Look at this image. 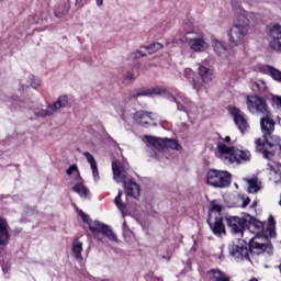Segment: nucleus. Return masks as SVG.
Listing matches in <instances>:
<instances>
[{
    "label": "nucleus",
    "mask_w": 281,
    "mask_h": 281,
    "mask_svg": "<svg viewBox=\"0 0 281 281\" xmlns=\"http://www.w3.org/2000/svg\"><path fill=\"white\" fill-rule=\"evenodd\" d=\"M247 109L250 113L263 115L260 119L262 138L255 140L257 153H261L265 159L281 157V138L273 136L276 121L271 119V111H269L267 102L258 95H251L247 98Z\"/></svg>",
    "instance_id": "nucleus-1"
},
{
    "label": "nucleus",
    "mask_w": 281,
    "mask_h": 281,
    "mask_svg": "<svg viewBox=\"0 0 281 281\" xmlns=\"http://www.w3.org/2000/svg\"><path fill=\"white\" fill-rule=\"evenodd\" d=\"M153 95H162L165 100L173 102L177 106V111L180 113H186L190 119L192 115H199V106L190 98H188L183 92H169L166 87L156 86L148 89H137L130 92V99L142 98V97H153Z\"/></svg>",
    "instance_id": "nucleus-2"
},
{
    "label": "nucleus",
    "mask_w": 281,
    "mask_h": 281,
    "mask_svg": "<svg viewBox=\"0 0 281 281\" xmlns=\"http://www.w3.org/2000/svg\"><path fill=\"white\" fill-rule=\"evenodd\" d=\"M233 9L236 19L227 31L228 45L229 47H240L249 34V23H258L260 15L245 11L240 5H233Z\"/></svg>",
    "instance_id": "nucleus-3"
},
{
    "label": "nucleus",
    "mask_w": 281,
    "mask_h": 281,
    "mask_svg": "<svg viewBox=\"0 0 281 281\" xmlns=\"http://www.w3.org/2000/svg\"><path fill=\"white\" fill-rule=\"evenodd\" d=\"M216 156L224 161V164H247L251 161V151L245 147H229L225 143L217 144Z\"/></svg>",
    "instance_id": "nucleus-4"
},
{
    "label": "nucleus",
    "mask_w": 281,
    "mask_h": 281,
    "mask_svg": "<svg viewBox=\"0 0 281 281\" xmlns=\"http://www.w3.org/2000/svg\"><path fill=\"white\" fill-rule=\"evenodd\" d=\"M112 172H113V179L114 181H116V183H124L125 194L127 196H134V199H137V196L139 195V186L133 182V180H130L126 182V179H130L128 165L122 164L119 160H113Z\"/></svg>",
    "instance_id": "nucleus-5"
},
{
    "label": "nucleus",
    "mask_w": 281,
    "mask_h": 281,
    "mask_svg": "<svg viewBox=\"0 0 281 281\" xmlns=\"http://www.w3.org/2000/svg\"><path fill=\"white\" fill-rule=\"evenodd\" d=\"M79 216L82 218L83 223H88L89 229L95 240H99L100 243H106V238L111 240V243H117V235L113 233V229H111V226L95 220L93 222H89V215H87L85 212L79 211Z\"/></svg>",
    "instance_id": "nucleus-6"
},
{
    "label": "nucleus",
    "mask_w": 281,
    "mask_h": 281,
    "mask_svg": "<svg viewBox=\"0 0 281 281\" xmlns=\"http://www.w3.org/2000/svg\"><path fill=\"white\" fill-rule=\"evenodd\" d=\"M247 227L248 228H246L245 234H254V236L249 239L250 249H257L259 251L271 250V246L265 243L266 238L262 236V233L265 232V223L252 220L247 222Z\"/></svg>",
    "instance_id": "nucleus-7"
},
{
    "label": "nucleus",
    "mask_w": 281,
    "mask_h": 281,
    "mask_svg": "<svg viewBox=\"0 0 281 281\" xmlns=\"http://www.w3.org/2000/svg\"><path fill=\"white\" fill-rule=\"evenodd\" d=\"M228 251L229 255L235 258V260H247L248 262H251V257L255 254H262V251L266 250H258V249H251L248 241L247 247V239H238L237 243H232L228 245Z\"/></svg>",
    "instance_id": "nucleus-8"
},
{
    "label": "nucleus",
    "mask_w": 281,
    "mask_h": 281,
    "mask_svg": "<svg viewBox=\"0 0 281 281\" xmlns=\"http://www.w3.org/2000/svg\"><path fill=\"white\" fill-rule=\"evenodd\" d=\"M198 75L201 81L193 80V89L196 90V93H202V91H207V87L211 82H214V68L207 64V60H204L202 64L198 65Z\"/></svg>",
    "instance_id": "nucleus-9"
},
{
    "label": "nucleus",
    "mask_w": 281,
    "mask_h": 281,
    "mask_svg": "<svg viewBox=\"0 0 281 281\" xmlns=\"http://www.w3.org/2000/svg\"><path fill=\"white\" fill-rule=\"evenodd\" d=\"M221 212H223V206H221L218 201H212L210 205V216L214 218V222H209V225L215 236L225 234V224H223Z\"/></svg>",
    "instance_id": "nucleus-10"
},
{
    "label": "nucleus",
    "mask_w": 281,
    "mask_h": 281,
    "mask_svg": "<svg viewBox=\"0 0 281 281\" xmlns=\"http://www.w3.org/2000/svg\"><path fill=\"white\" fill-rule=\"evenodd\" d=\"M207 186L212 188H229L232 183V173L228 171L210 169L206 175Z\"/></svg>",
    "instance_id": "nucleus-11"
},
{
    "label": "nucleus",
    "mask_w": 281,
    "mask_h": 281,
    "mask_svg": "<svg viewBox=\"0 0 281 281\" xmlns=\"http://www.w3.org/2000/svg\"><path fill=\"white\" fill-rule=\"evenodd\" d=\"M69 104V98L67 95H60L54 103L48 104L46 109L35 111L37 117H49L54 115L60 109L67 108Z\"/></svg>",
    "instance_id": "nucleus-12"
},
{
    "label": "nucleus",
    "mask_w": 281,
    "mask_h": 281,
    "mask_svg": "<svg viewBox=\"0 0 281 281\" xmlns=\"http://www.w3.org/2000/svg\"><path fill=\"white\" fill-rule=\"evenodd\" d=\"M145 142L151 148H156V150H164L165 148H171V150H177V148H179V142H177V139L145 136Z\"/></svg>",
    "instance_id": "nucleus-13"
},
{
    "label": "nucleus",
    "mask_w": 281,
    "mask_h": 281,
    "mask_svg": "<svg viewBox=\"0 0 281 281\" xmlns=\"http://www.w3.org/2000/svg\"><path fill=\"white\" fill-rule=\"evenodd\" d=\"M226 225L234 236L243 237L247 229V221L245 217L228 216L226 217Z\"/></svg>",
    "instance_id": "nucleus-14"
},
{
    "label": "nucleus",
    "mask_w": 281,
    "mask_h": 281,
    "mask_svg": "<svg viewBox=\"0 0 281 281\" xmlns=\"http://www.w3.org/2000/svg\"><path fill=\"white\" fill-rule=\"evenodd\" d=\"M228 111L240 133H247V131H249V122H247V115H245V113L236 106H228Z\"/></svg>",
    "instance_id": "nucleus-15"
},
{
    "label": "nucleus",
    "mask_w": 281,
    "mask_h": 281,
    "mask_svg": "<svg viewBox=\"0 0 281 281\" xmlns=\"http://www.w3.org/2000/svg\"><path fill=\"white\" fill-rule=\"evenodd\" d=\"M182 43H187V45L190 47L191 52H195V54H201L209 49L210 44L205 42L203 37H182Z\"/></svg>",
    "instance_id": "nucleus-16"
},
{
    "label": "nucleus",
    "mask_w": 281,
    "mask_h": 281,
    "mask_svg": "<svg viewBox=\"0 0 281 281\" xmlns=\"http://www.w3.org/2000/svg\"><path fill=\"white\" fill-rule=\"evenodd\" d=\"M133 117L137 124H140V126H149V125L156 126L157 125V124L153 123L158 119L157 114L138 111L134 114Z\"/></svg>",
    "instance_id": "nucleus-17"
},
{
    "label": "nucleus",
    "mask_w": 281,
    "mask_h": 281,
    "mask_svg": "<svg viewBox=\"0 0 281 281\" xmlns=\"http://www.w3.org/2000/svg\"><path fill=\"white\" fill-rule=\"evenodd\" d=\"M10 243V232H8V222L0 217V245L5 246Z\"/></svg>",
    "instance_id": "nucleus-18"
},
{
    "label": "nucleus",
    "mask_w": 281,
    "mask_h": 281,
    "mask_svg": "<svg viewBox=\"0 0 281 281\" xmlns=\"http://www.w3.org/2000/svg\"><path fill=\"white\" fill-rule=\"evenodd\" d=\"M83 157H86L88 164H90V168L92 170V177L94 181H100V172L98 171V162H95V158L89 151L83 153Z\"/></svg>",
    "instance_id": "nucleus-19"
},
{
    "label": "nucleus",
    "mask_w": 281,
    "mask_h": 281,
    "mask_svg": "<svg viewBox=\"0 0 281 281\" xmlns=\"http://www.w3.org/2000/svg\"><path fill=\"white\" fill-rule=\"evenodd\" d=\"M209 278L211 281H229V276L218 269L210 270Z\"/></svg>",
    "instance_id": "nucleus-20"
},
{
    "label": "nucleus",
    "mask_w": 281,
    "mask_h": 281,
    "mask_svg": "<svg viewBox=\"0 0 281 281\" xmlns=\"http://www.w3.org/2000/svg\"><path fill=\"white\" fill-rule=\"evenodd\" d=\"M267 34L270 38L281 40V25L278 23L268 24Z\"/></svg>",
    "instance_id": "nucleus-21"
},
{
    "label": "nucleus",
    "mask_w": 281,
    "mask_h": 281,
    "mask_svg": "<svg viewBox=\"0 0 281 281\" xmlns=\"http://www.w3.org/2000/svg\"><path fill=\"white\" fill-rule=\"evenodd\" d=\"M211 43L217 56H225L227 53V46H225V43L218 41L217 38H212Z\"/></svg>",
    "instance_id": "nucleus-22"
},
{
    "label": "nucleus",
    "mask_w": 281,
    "mask_h": 281,
    "mask_svg": "<svg viewBox=\"0 0 281 281\" xmlns=\"http://www.w3.org/2000/svg\"><path fill=\"white\" fill-rule=\"evenodd\" d=\"M72 256L78 262H82V241L75 239L72 243Z\"/></svg>",
    "instance_id": "nucleus-23"
},
{
    "label": "nucleus",
    "mask_w": 281,
    "mask_h": 281,
    "mask_svg": "<svg viewBox=\"0 0 281 281\" xmlns=\"http://www.w3.org/2000/svg\"><path fill=\"white\" fill-rule=\"evenodd\" d=\"M72 192L79 194L81 199H89L90 191L85 187L83 183L78 182L71 188Z\"/></svg>",
    "instance_id": "nucleus-24"
},
{
    "label": "nucleus",
    "mask_w": 281,
    "mask_h": 281,
    "mask_svg": "<svg viewBox=\"0 0 281 281\" xmlns=\"http://www.w3.org/2000/svg\"><path fill=\"white\" fill-rule=\"evenodd\" d=\"M23 109H30L25 101L19 100V97L11 98V111H23Z\"/></svg>",
    "instance_id": "nucleus-25"
},
{
    "label": "nucleus",
    "mask_w": 281,
    "mask_h": 281,
    "mask_svg": "<svg viewBox=\"0 0 281 281\" xmlns=\"http://www.w3.org/2000/svg\"><path fill=\"white\" fill-rule=\"evenodd\" d=\"M124 196V192L119 191L117 195L114 198V204L116 205L117 210L124 214V210H126V201L122 198Z\"/></svg>",
    "instance_id": "nucleus-26"
},
{
    "label": "nucleus",
    "mask_w": 281,
    "mask_h": 281,
    "mask_svg": "<svg viewBox=\"0 0 281 281\" xmlns=\"http://www.w3.org/2000/svg\"><path fill=\"white\" fill-rule=\"evenodd\" d=\"M69 3L58 5L55 9V15L57 16V19H60L61 16H66V14H69Z\"/></svg>",
    "instance_id": "nucleus-27"
},
{
    "label": "nucleus",
    "mask_w": 281,
    "mask_h": 281,
    "mask_svg": "<svg viewBox=\"0 0 281 281\" xmlns=\"http://www.w3.org/2000/svg\"><path fill=\"white\" fill-rule=\"evenodd\" d=\"M247 183H248V192L250 194H256V192L260 190V182L258 181V179H248Z\"/></svg>",
    "instance_id": "nucleus-28"
},
{
    "label": "nucleus",
    "mask_w": 281,
    "mask_h": 281,
    "mask_svg": "<svg viewBox=\"0 0 281 281\" xmlns=\"http://www.w3.org/2000/svg\"><path fill=\"white\" fill-rule=\"evenodd\" d=\"M161 47H164V45H161L160 43H154L148 46H143V49H146V52H148L149 54H155V52H159Z\"/></svg>",
    "instance_id": "nucleus-29"
},
{
    "label": "nucleus",
    "mask_w": 281,
    "mask_h": 281,
    "mask_svg": "<svg viewBox=\"0 0 281 281\" xmlns=\"http://www.w3.org/2000/svg\"><path fill=\"white\" fill-rule=\"evenodd\" d=\"M183 76L184 78H187V80H192V87H194V70H192L191 68H184Z\"/></svg>",
    "instance_id": "nucleus-30"
},
{
    "label": "nucleus",
    "mask_w": 281,
    "mask_h": 281,
    "mask_svg": "<svg viewBox=\"0 0 281 281\" xmlns=\"http://www.w3.org/2000/svg\"><path fill=\"white\" fill-rule=\"evenodd\" d=\"M66 175H68L69 177H71V175H74V177H77V179H80V172L78 171V166H76V165L70 166L66 170Z\"/></svg>",
    "instance_id": "nucleus-31"
},
{
    "label": "nucleus",
    "mask_w": 281,
    "mask_h": 281,
    "mask_svg": "<svg viewBox=\"0 0 281 281\" xmlns=\"http://www.w3.org/2000/svg\"><path fill=\"white\" fill-rule=\"evenodd\" d=\"M255 87L261 93H265V91H267V82H265V80H262V79L257 80L255 82Z\"/></svg>",
    "instance_id": "nucleus-32"
},
{
    "label": "nucleus",
    "mask_w": 281,
    "mask_h": 281,
    "mask_svg": "<svg viewBox=\"0 0 281 281\" xmlns=\"http://www.w3.org/2000/svg\"><path fill=\"white\" fill-rule=\"evenodd\" d=\"M270 48L273 49L274 52H281V42L278 38H273L270 42Z\"/></svg>",
    "instance_id": "nucleus-33"
},
{
    "label": "nucleus",
    "mask_w": 281,
    "mask_h": 281,
    "mask_svg": "<svg viewBox=\"0 0 281 281\" xmlns=\"http://www.w3.org/2000/svg\"><path fill=\"white\" fill-rule=\"evenodd\" d=\"M133 80H135V75L133 71H128L123 79V85H131Z\"/></svg>",
    "instance_id": "nucleus-34"
},
{
    "label": "nucleus",
    "mask_w": 281,
    "mask_h": 281,
    "mask_svg": "<svg viewBox=\"0 0 281 281\" xmlns=\"http://www.w3.org/2000/svg\"><path fill=\"white\" fill-rule=\"evenodd\" d=\"M238 199L241 203V205H240L241 207H247V205H249V203H251V200L243 194H239Z\"/></svg>",
    "instance_id": "nucleus-35"
},
{
    "label": "nucleus",
    "mask_w": 281,
    "mask_h": 281,
    "mask_svg": "<svg viewBox=\"0 0 281 281\" xmlns=\"http://www.w3.org/2000/svg\"><path fill=\"white\" fill-rule=\"evenodd\" d=\"M268 221H269V232H270V236H271V238H273V236H276V232L273 231V229H274L273 216L270 215V216L268 217Z\"/></svg>",
    "instance_id": "nucleus-36"
},
{
    "label": "nucleus",
    "mask_w": 281,
    "mask_h": 281,
    "mask_svg": "<svg viewBox=\"0 0 281 281\" xmlns=\"http://www.w3.org/2000/svg\"><path fill=\"white\" fill-rule=\"evenodd\" d=\"M144 56H146V53H144L142 50H137L132 54V58H144Z\"/></svg>",
    "instance_id": "nucleus-37"
},
{
    "label": "nucleus",
    "mask_w": 281,
    "mask_h": 281,
    "mask_svg": "<svg viewBox=\"0 0 281 281\" xmlns=\"http://www.w3.org/2000/svg\"><path fill=\"white\" fill-rule=\"evenodd\" d=\"M128 232H131V229L128 228V225L126 224V221H124L123 222V233L128 234Z\"/></svg>",
    "instance_id": "nucleus-38"
},
{
    "label": "nucleus",
    "mask_w": 281,
    "mask_h": 281,
    "mask_svg": "<svg viewBox=\"0 0 281 281\" xmlns=\"http://www.w3.org/2000/svg\"><path fill=\"white\" fill-rule=\"evenodd\" d=\"M30 86H25V85H20V87L18 88L19 93H23V91H25V89H27Z\"/></svg>",
    "instance_id": "nucleus-39"
},
{
    "label": "nucleus",
    "mask_w": 281,
    "mask_h": 281,
    "mask_svg": "<svg viewBox=\"0 0 281 281\" xmlns=\"http://www.w3.org/2000/svg\"><path fill=\"white\" fill-rule=\"evenodd\" d=\"M223 142H225L226 144H229V142H232V137L226 136L223 138Z\"/></svg>",
    "instance_id": "nucleus-40"
},
{
    "label": "nucleus",
    "mask_w": 281,
    "mask_h": 281,
    "mask_svg": "<svg viewBox=\"0 0 281 281\" xmlns=\"http://www.w3.org/2000/svg\"><path fill=\"white\" fill-rule=\"evenodd\" d=\"M95 3H97L98 7H100L104 3V0H95Z\"/></svg>",
    "instance_id": "nucleus-41"
},
{
    "label": "nucleus",
    "mask_w": 281,
    "mask_h": 281,
    "mask_svg": "<svg viewBox=\"0 0 281 281\" xmlns=\"http://www.w3.org/2000/svg\"><path fill=\"white\" fill-rule=\"evenodd\" d=\"M153 281H164V280H161V278H159V277H154Z\"/></svg>",
    "instance_id": "nucleus-42"
},
{
    "label": "nucleus",
    "mask_w": 281,
    "mask_h": 281,
    "mask_svg": "<svg viewBox=\"0 0 281 281\" xmlns=\"http://www.w3.org/2000/svg\"><path fill=\"white\" fill-rule=\"evenodd\" d=\"M30 87H32V89H36V85L31 83Z\"/></svg>",
    "instance_id": "nucleus-43"
},
{
    "label": "nucleus",
    "mask_w": 281,
    "mask_h": 281,
    "mask_svg": "<svg viewBox=\"0 0 281 281\" xmlns=\"http://www.w3.org/2000/svg\"><path fill=\"white\" fill-rule=\"evenodd\" d=\"M164 260H170V257L162 256Z\"/></svg>",
    "instance_id": "nucleus-44"
},
{
    "label": "nucleus",
    "mask_w": 281,
    "mask_h": 281,
    "mask_svg": "<svg viewBox=\"0 0 281 281\" xmlns=\"http://www.w3.org/2000/svg\"><path fill=\"white\" fill-rule=\"evenodd\" d=\"M82 3V0H76V4Z\"/></svg>",
    "instance_id": "nucleus-45"
},
{
    "label": "nucleus",
    "mask_w": 281,
    "mask_h": 281,
    "mask_svg": "<svg viewBox=\"0 0 281 281\" xmlns=\"http://www.w3.org/2000/svg\"><path fill=\"white\" fill-rule=\"evenodd\" d=\"M273 175H279L276 169H272Z\"/></svg>",
    "instance_id": "nucleus-46"
},
{
    "label": "nucleus",
    "mask_w": 281,
    "mask_h": 281,
    "mask_svg": "<svg viewBox=\"0 0 281 281\" xmlns=\"http://www.w3.org/2000/svg\"><path fill=\"white\" fill-rule=\"evenodd\" d=\"M98 281H111L109 279H99Z\"/></svg>",
    "instance_id": "nucleus-47"
},
{
    "label": "nucleus",
    "mask_w": 281,
    "mask_h": 281,
    "mask_svg": "<svg viewBox=\"0 0 281 281\" xmlns=\"http://www.w3.org/2000/svg\"><path fill=\"white\" fill-rule=\"evenodd\" d=\"M256 205H258L257 202H254V204L251 205V207H256Z\"/></svg>",
    "instance_id": "nucleus-48"
},
{
    "label": "nucleus",
    "mask_w": 281,
    "mask_h": 281,
    "mask_svg": "<svg viewBox=\"0 0 281 281\" xmlns=\"http://www.w3.org/2000/svg\"><path fill=\"white\" fill-rule=\"evenodd\" d=\"M31 80H34V76H30Z\"/></svg>",
    "instance_id": "nucleus-49"
},
{
    "label": "nucleus",
    "mask_w": 281,
    "mask_h": 281,
    "mask_svg": "<svg viewBox=\"0 0 281 281\" xmlns=\"http://www.w3.org/2000/svg\"><path fill=\"white\" fill-rule=\"evenodd\" d=\"M223 259V256H220V260H222Z\"/></svg>",
    "instance_id": "nucleus-50"
}]
</instances>
